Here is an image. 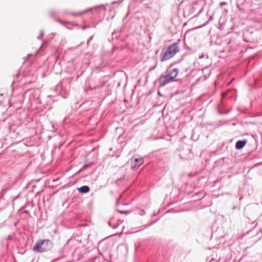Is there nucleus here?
<instances>
[{
	"instance_id": "nucleus-1",
	"label": "nucleus",
	"mask_w": 262,
	"mask_h": 262,
	"mask_svg": "<svg viewBox=\"0 0 262 262\" xmlns=\"http://www.w3.org/2000/svg\"><path fill=\"white\" fill-rule=\"evenodd\" d=\"M179 51L178 43H174L169 46L167 50L161 54V61H166L174 56Z\"/></svg>"
},
{
	"instance_id": "nucleus-2",
	"label": "nucleus",
	"mask_w": 262,
	"mask_h": 262,
	"mask_svg": "<svg viewBox=\"0 0 262 262\" xmlns=\"http://www.w3.org/2000/svg\"><path fill=\"white\" fill-rule=\"evenodd\" d=\"M52 247V243L49 239L38 241L33 248L34 252L42 253L50 250Z\"/></svg>"
},
{
	"instance_id": "nucleus-3",
	"label": "nucleus",
	"mask_w": 262,
	"mask_h": 262,
	"mask_svg": "<svg viewBox=\"0 0 262 262\" xmlns=\"http://www.w3.org/2000/svg\"><path fill=\"white\" fill-rule=\"evenodd\" d=\"M131 168L133 170H136L144 163V159L139 156H134L130 160Z\"/></svg>"
},
{
	"instance_id": "nucleus-4",
	"label": "nucleus",
	"mask_w": 262,
	"mask_h": 262,
	"mask_svg": "<svg viewBox=\"0 0 262 262\" xmlns=\"http://www.w3.org/2000/svg\"><path fill=\"white\" fill-rule=\"evenodd\" d=\"M171 78H170L167 75H161L158 79L159 86H164L166 84L173 81Z\"/></svg>"
},
{
	"instance_id": "nucleus-5",
	"label": "nucleus",
	"mask_w": 262,
	"mask_h": 262,
	"mask_svg": "<svg viewBox=\"0 0 262 262\" xmlns=\"http://www.w3.org/2000/svg\"><path fill=\"white\" fill-rule=\"evenodd\" d=\"M118 78H120V80L118 81V86H119L121 83H124V86L126 85L127 83V76L126 74L122 71H120L117 72Z\"/></svg>"
},
{
	"instance_id": "nucleus-6",
	"label": "nucleus",
	"mask_w": 262,
	"mask_h": 262,
	"mask_svg": "<svg viewBox=\"0 0 262 262\" xmlns=\"http://www.w3.org/2000/svg\"><path fill=\"white\" fill-rule=\"evenodd\" d=\"M166 75H168L173 81H176V77L179 73V70L177 68L168 69L166 71Z\"/></svg>"
},
{
	"instance_id": "nucleus-7",
	"label": "nucleus",
	"mask_w": 262,
	"mask_h": 262,
	"mask_svg": "<svg viewBox=\"0 0 262 262\" xmlns=\"http://www.w3.org/2000/svg\"><path fill=\"white\" fill-rule=\"evenodd\" d=\"M246 144V140H239L237 141L235 144V148L237 149L243 148Z\"/></svg>"
},
{
	"instance_id": "nucleus-8",
	"label": "nucleus",
	"mask_w": 262,
	"mask_h": 262,
	"mask_svg": "<svg viewBox=\"0 0 262 262\" xmlns=\"http://www.w3.org/2000/svg\"><path fill=\"white\" fill-rule=\"evenodd\" d=\"M78 191L81 193H86L90 190V188L88 186H83L80 188H78Z\"/></svg>"
},
{
	"instance_id": "nucleus-9",
	"label": "nucleus",
	"mask_w": 262,
	"mask_h": 262,
	"mask_svg": "<svg viewBox=\"0 0 262 262\" xmlns=\"http://www.w3.org/2000/svg\"><path fill=\"white\" fill-rule=\"evenodd\" d=\"M227 5V3H226V2H221V3H220V6H221V7H222V6H224V5Z\"/></svg>"
},
{
	"instance_id": "nucleus-10",
	"label": "nucleus",
	"mask_w": 262,
	"mask_h": 262,
	"mask_svg": "<svg viewBox=\"0 0 262 262\" xmlns=\"http://www.w3.org/2000/svg\"><path fill=\"white\" fill-rule=\"evenodd\" d=\"M82 14H83L82 12H79V13L73 14V15L75 16H78V15H81Z\"/></svg>"
},
{
	"instance_id": "nucleus-11",
	"label": "nucleus",
	"mask_w": 262,
	"mask_h": 262,
	"mask_svg": "<svg viewBox=\"0 0 262 262\" xmlns=\"http://www.w3.org/2000/svg\"><path fill=\"white\" fill-rule=\"evenodd\" d=\"M117 211L119 212H120V213H126L127 212L126 211H120V210H119L118 209H117Z\"/></svg>"
},
{
	"instance_id": "nucleus-12",
	"label": "nucleus",
	"mask_w": 262,
	"mask_h": 262,
	"mask_svg": "<svg viewBox=\"0 0 262 262\" xmlns=\"http://www.w3.org/2000/svg\"><path fill=\"white\" fill-rule=\"evenodd\" d=\"M212 19V16H211L209 18V19Z\"/></svg>"
}]
</instances>
